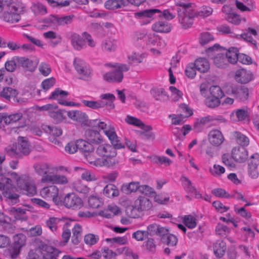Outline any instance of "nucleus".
Returning <instances> with one entry per match:
<instances>
[{
	"label": "nucleus",
	"instance_id": "f03ea898",
	"mask_svg": "<svg viewBox=\"0 0 259 259\" xmlns=\"http://www.w3.org/2000/svg\"><path fill=\"white\" fill-rule=\"evenodd\" d=\"M12 179L16 181L17 186L22 191V193L32 196L36 194V187L30 177L26 175L18 176L15 172L11 174Z\"/></svg>",
	"mask_w": 259,
	"mask_h": 259
},
{
	"label": "nucleus",
	"instance_id": "4c0bfd02",
	"mask_svg": "<svg viewBox=\"0 0 259 259\" xmlns=\"http://www.w3.org/2000/svg\"><path fill=\"white\" fill-rule=\"evenodd\" d=\"M236 142L241 146L240 147L247 146L249 144V138L240 132L236 131L233 134Z\"/></svg>",
	"mask_w": 259,
	"mask_h": 259
},
{
	"label": "nucleus",
	"instance_id": "ea45409f",
	"mask_svg": "<svg viewBox=\"0 0 259 259\" xmlns=\"http://www.w3.org/2000/svg\"><path fill=\"white\" fill-rule=\"evenodd\" d=\"M87 159L88 160L90 163H93L95 165L97 166H102L103 165L111 166L116 163L115 160H110V162H109L108 160L104 158L103 159L100 158H96L95 160H93L91 156H89V157H87Z\"/></svg>",
	"mask_w": 259,
	"mask_h": 259
},
{
	"label": "nucleus",
	"instance_id": "a878e982",
	"mask_svg": "<svg viewBox=\"0 0 259 259\" xmlns=\"http://www.w3.org/2000/svg\"><path fill=\"white\" fill-rule=\"evenodd\" d=\"M34 168L35 172L39 176H41L42 179L48 175H52L51 172V168L49 164L47 163H37L34 164Z\"/></svg>",
	"mask_w": 259,
	"mask_h": 259
},
{
	"label": "nucleus",
	"instance_id": "e2e57ef3",
	"mask_svg": "<svg viewBox=\"0 0 259 259\" xmlns=\"http://www.w3.org/2000/svg\"><path fill=\"white\" fill-rule=\"evenodd\" d=\"M214 40L212 34L208 32H202L199 37V42L201 45H204Z\"/></svg>",
	"mask_w": 259,
	"mask_h": 259
},
{
	"label": "nucleus",
	"instance_id": "6e6d98bb",
	"mask_svg": "<svg viewBox=\"0 0 259 259\" xmlns=\"http://www.w3.org/2000/svg\"><path fill=\"white\" fill-rule=\"evenodd\" d=\"M101 48L103 51L106 52L114 51L116 49V45L114 40L107 39L102 41Z\"/></svg>",
	"mask_w": 259,
	"mask_h": 259
},
{
	"label": "nucleus",
	"instance_id": "39448f33",
	"mask_svg": "<svg viewBox=\"0 0 259 259\" xmlns=\"http://www.w3.org/2000/svg\"><path fill=\"white\" fill-rule=\"evenodd\" d=\"M225 93L230 96H233L239 101L247 100L249 95L248 90L244 86H240L232 83H229L224 87Z\"/></svg>",
	"mask_w": 259,
	"mask_h": 259
},
{
	"label": "nucleus",
	"instance_id": "f8f14e48",
	"mask_svg": "<svg viewBox=\"0 0 259 259\" xmlns=\"http://www.w3.org/2000/svg\"><path fill=\"white\" fill-rule=\"evenodd\" d=\"M23 114L22 113L18 112L3 116V121L5 125H3V131H4L6 134H10L12 132L16 133L18 128L10 127L9 125L20 120Z\"/></svg>",
	"mask_w": 259,
	"mask_h": 259
},
{
	"label": "nucleus",
	"instance_id": "49530a36",
	"mask_svg": "<svg viewBox=\"0 0 259 259\" xmlns=\"http://www.w3.org/2000/svg\"><path fill=\"white\" fill-rule=\"evenodd\" d=\"M17 95V91L11 87H5L0 92L1 97L9 100L11 98L15 97Z\"/></svg>",
	"mask_w": 259,
	"mask_h": 259
},
{
	"label": "nucleus",
	"instance_id": "bb28decb",
	"mask_svg": "<svg viewBox=\"0 0 259 259\" xmlns=\"http://www.w3.org/2000/svg\"><path fill=\"white\" fill-rule=\"evenodd\" d=\"M124 120L127 124L137 126L144 131H148L152 130L150 125H145L141 120L131 115H127Z\"/></svg>",
	"mask_w": 259,
	"mask_h": 259
},
{
	"label": "nucleus",
	"instance_id": "423d86ee",
	"mask_svg": "<svg viewBox=\"0 0 259 259\" xmlns=\"http://www.w3.org/2000/svg\"><path fill=\"white\" fill-rule=\"evenodd\" d=\"M73 66L79 78L84 80H88L91 78L92 69L91 66L79 58H75L73 60Z\"/></svg>",
	"mask_w": 259,
	"mask_h": 259
},
{
	"label": "nucleus",
	"instance_id": "4468645a",
	"mask_svg": "<svg viewBox=\"0 0 259 259\" xmlns=\"http://www.w3.org/2000/svg\"><path fill=\"white\" fill-rule=\"evenodd\" d=\"M7 6L9 7V11L3 14L4 20L11 23L18 22L20 19L19 10L12 3Z\"/></svg>",
	"mask_w": 259,
	"mask_h": 259
},
{
	"label": "nucleus",
	"instance_id": "e433bc0d",
	"mask_svg": "<svg viewBox=\"0 0 259 259\" xmlns=\"http://www.w3.org/2000/svg\"><path fill=\"white\" fill-rule=\"evenodd\" d=\"M194 64L197 68V70L202 73L206 72L210 68L209 62L204 58H199L196 59Z\"/></svg>",
	"mask_w": 259,
	"mask_h": 259
},
{
	"label": "nucleus",
	"instance_id": "aec40b11",
	"mask_svg": "<svg viewBox=\"0 0 259 259\" xmlns=\"http://www.w3.org/2000/svg\"><path fill=\"white\" fill-rule=\"evenodd\" d=\"M41 183H51L52 184L65 185L69 182L68 179L65 176L52 174V175H48L45 177L40 180Z\"/></svg>",
	"mask_w": 259,
	"mask_h": 259
},
{
	"label": "nucleus",
	"instance_id": "de8ad7c7",
	"mask_svg": "<svg viewBox=\"0 0 259 259\" xmlns=\"http://www.w3.org/2000/svg\"><path fill=\"white\" fill-rule=\"evenodd\" d=\"M61 220L58 218L51 217L46 221V226L52 231H56Z\"/></svg>",
	"mask_w": 259,
	"mask_h": 259
},
{
	"label": "nucleus",
	"instance_id": "20e7f679",
	"mask_svg": "<svg viewBox=\"0 0 259 259\" xmlns=\"http://www.w3.org/2000/svg\"><path fill=\"white\" fill-rule=\"evenodd\" d=\"M106 66L114 68L103 76L104 79L109 82H121L123 78V72L127 71L130 69L129 65L124 64L116 63L112 64L108 63L106 64Z\"/></svg>",
	"mask_w": 259,
	"mask_h": 259
},
{
	"label": "nucleus",
	"instance_id": "dca6fc26",
	"mask_svg": "<svg viewBox=\"0 0 259 259\" xmlns=\"http://www.w3.org/2000/svg\"><path fill=\"white\" fill-rule=\"evenodd\" d=\"M104 133L108 137L113 146L118 149H122L125 147L124 144L121 142L120 138L117 136L113 126H108V129L106 130Z\"/></svg>",
	"mask_w": 259,
	"mask_h": 259
},
{
	"label": "nucleus",
	"instance_id": "393cba45",
	"mask_svg": "<svg viewBox=\"0 0 259 259\" xmlns=\"http://www.w3.org/2000/svg\"><path fill=\"white\" fill-rule=\"evenodd\" d=\"M71 43L73 48L77 51L87 48V45L85 44V39H83V37L79 34L73 33L70 36Z\"/></svg>",
	"mask_w": 259,
	"mask_h": 259
},
{
	"label": "nucleus",
	"instance_id": "0eeeda50",
	"mask_svg": "<svg viewBox=\"0 0 259 259\" xmlns=\"http://www.w3.org/2000/svg\"><path fill=\"white\" fill-rule=\"evenodd\" d=\"M39 109L41 111H48L49 116L56 123L62 122L65 118L62 110L58 109L57 105L48 104L40 107Z\"/></svg>",
	"mask_w": 259,
	"mask_h": 259
},
{
	"label": "nucleus",
	"instance_id": "8fccbe9b",
	"mask_svg": "<svg viewBox=\"0 0 259 259\" xmlns=\"http://www.w3.org/2000/svg\"><path fill=\"white\" fill-rule=\"evenodd\" d=\"M251 35L256 36L257 35V32L254 29L248 28L247 31L242 34L241 36L246 41L255 45L256 44V41L253 38Z\"/></svg>",
	"mask_w": 259,
	"mask_h": 259
},
{
	"label": "nucleus",
	"instance_id": "79ce46f5",
	"mask_svg": "<svg viewBox=\"0 0 259 259\" xmlns=\"http://www.w3.org/2000/svg\"><path fill=\"white\" fill-rule=\"evenodd\" d=\"M214 64L219 68H225L228 65V61L224 54L218 53L213 58Z\"/></svg>",
	"mask_w": 259,
	"mask_h": 259
},
{
	"label": "nucleus",
	"instance_id": "c85d7f7f",
	"mask_svg": "<svg viewBox=\"0 0 259 259\" xmlns=\"http://www.w3.org/2000/svg\"><path fill=\"white\" fill-rule=\"evenodd\" d=\"M87 139L91 143L99 145L103 142V138L100 133L97 131L88 130L85 132Z\"/></svg>",
	"mask_w": 259,
	"mask_h": 259
},
{
	"label": "nucleus",
	"instance_id": "a211bd4d",
	"mask_svg": "<svg viewBox=\"0 0 259 259\" xmlns=\"http://www.w3.org/2000/svg\"><path fill=\"white\" fill-rule=\"evenodd\" d=\"M180 181L184 189L187 193L194 195L195 198L197 199L202 198V194L196 189L190 180L187 177L182 176Z\"/></svg>",
	"mask_w": 259,
	"mask_h": 259
},
{
	"label": "nucleus",
	"instance_id": "052dcab7",
	"mask_svg": "<svg viewBox=\"0 0 259 259\" xmlns=\"http://www.w3.org/2000/svg\"><path fill=\"white\" fill-rule=\"evenodd\" d=\"M99 240L98 235L89 233L84 237V241L88 245L92 246L96 244Z\"/></svg>",
	"mask_w": 259,
	"mask_h": 259
},
{
	"label": "nucleus",
	"instance_id": "0e129e2a",
	"mask_svg": "<svg viewBox=\"0 0 259 259\" xmlns=\"http://www.w3.org/2000/svg\"><path fill=\"white\" fill-rule=\"evenodd\" d=\"M211 193L218 198H231V194H228L225 190L221 188L213 189Z\"/></svg>",
	"mask_w": 259,
	"mask_h": 259
},
{
	"label": "nucleus",
	"instance_id": "412c9836",
	"mask_svg": "<svg viewBox=\"0 0 259 259\" xmlns=\"http://www.w3.org/2000/svg\"><path fill=\"white\" fill-rule=\"evenodd\" d=\"M21 67L25 71L33 72L36 65L33 61L25 57H18V68Z\"/></svg>",
	"mask_w": 259,
	"mask_h": 259
},
{
	"label": "nucleus",
	"instance_id": "7c9ffc66",
	"mask_svg": "<svg viewBox=\"0 0 259 259\" xmlns=\"http://www.w3.org/2000/svg\"><path fill=\"white\" fill-rule=\"evenodd\" d=\"M3 195L7 201L14 204L19 202V195L15 192L14 188H6L3 192Z\"/></svg>",
	"mask_w": 259,
	"mask_h": 259
},
{
	"label": "nucleus",
	"instance_id": "864d4df0",
	"mask_svg": "<svg viewBox=\"0 0 259 259\" xmlns=\"http://www.w3.org/2000/svg\"><path fill=\"white\" fill-rule=\"evenodd\" d=\"M183 221L184 224L190 229H193L197 225V219L192 215H184Z\"/></svg>",
	"mask_w": 259,
	"mask_h": 259
},
{
	"label": "nucleus",
	"instance_id": "a18cd8bd",
	"mask_svg": "<svg viewBox=\"0 0 259 259\" xmlns=\"http://www.w3.org/2000/svg\"><path fill=\"white\" fill-rule=\"evenodd\" d=\"M248 116L247 111L244 109H237L234 110L231 114V117H236V121H242L246 119Z\"/></svg>",
	"mask_w": 259,
	"mask_h": 259
},
{
	"label": "nucleus",
	"instance_id": "72a5a7b5",
	"mask_svg": "<svg viewBox=\"0 0 259 259\" xmlns=\"http://www.w3.org/2000/svg\"><path fill=\"white\" fill-rule=\"evenodd\" d=\"M43 259H57L56 257L60 253L57 249L48 245L43 246Z\"/></svg>",
	"mask_w": 259,
	"mask_h": 259
},
{
	"label": "nucleus",
	"instance_id": "774afa93",
	"mask_svg": "<svg viewBox=\"0 0 259 259\" xmlns=\"http://www.w3.org/2000/svg\"><path fill=\"white\" fill-rule=\"evenodd\" d=\"M225 56L228 63L235 64L238 61L239 54L236 52L229 50L225 54Z\"/></svg>",
	"mask_w": 259,
	"mask_h": 259
},
{
	"label": "nucleus",
	"instance_id": "4d7b16f0",
	"mask_svg": "<svg viewBox=\"0 0 259 259\" xmlns=\"http://www.w3.org/2000/svg\"><path fill=\"white\" fill-rule=\"evenodd\" d=\"M209 93L211 97L221 99L224 96L222 89L218 85H212L209 88Z\"/></svg>",
	"mask_w": 259,
	"mask_h": 259
},
{
	"label": "nucleus",
	"instance_id": "c756f323",
	"mask_svg": "<svg viewBox=\"0 0 259 259\" xmlns=\"http://www.w3.org/2000/svg\"><path fill=\"white\" fill-rule=\"evenodd\" d=\"M77 145L79 146V150L84 153L87 158L91 156L90 154L92 153H94V148L92 143L90 142L79 139L77 140Z\"/></svg>",
	"mask_w": 259,
	"mask_h": 259
},
{
	"label": "nucleus",
	"instance_id": "338daca9",
	"mask_svg": "<svg viewBox=\"0 0 259 259\" xmlns=\"http://www.w3.org/2000/svg\"><path fill=\"white\" fill-rule=\"evenodd\" d=\"M226 19L229 22L234 25H239L241 20L240 15L235 13H227Z\"/></svg>",
	"mask_w": 259,
	"mask_h": 259
},
{
	"label": "nucleus",
	"instance_id": "58836bf2",
	"mask_svg": "<svg viewBox=\"0 0 259 259\" xmlns=\"http://www.w3.org/2000/svg\"><path fill=\"white\" fill-rule=\"evenodd\" d=\"M124 0H108L105 3V7L108 10H116L125 6Z\"/></svg>",
	"mask_w": 259,
	"mask_h": 259
},
{
	"label": "nucleus",
	"instance_id": "a19ab883",
	"mask_svg": "<svg viewBox=\"0 0 259 259\" xmlns=\"http://www.w3.org/2000/svg\"><path fill=\"white\" fill-rule=\"evenodd\" d=\"M103 193L106 197L111 198L118 196L119 192L114 185L109 184L104 187Z\"/></svg>",
	"mask_w": 259,
	"mask_h": 259
},
{
	"label": "nucleus",
	"instance_id": "f257e3e1",
	"mask_svg": "<svg viewBox=\"0 0 259 259\" xmlns=\"http://www.w3.org/2000/svg\"><path fill=\"white\" fill-rule=\"evenodd\" d=\"M7 154L12 158H22L30 152V146L25 137H19L17 143L5 148Z\"/></svg>",
	"mask_w": 259,
	"mask_h": 259
},
{
	"label": "nucleus",
	"instance_id": "f704fd0d",
	"mask_svg": "<svg viewBox=\"0 0 259 259\" xmlns=\"http://www.w3.org/2000/svg\"><path fill=\"white\" fill-rule=\"evenodd\" d=\"M152 97L157 101H164L168 98V96L163 88H153L150 91Z\"/></svg>",
	"mask_w": 259,
	"mask_h": 259
},
{
	"label": "nucleus",
	"instance_id": "f3484780",
	"mask_svg": "<svg viewBox=\"0 0 259 259\" xmlns=\"http://www.w3.org/2000/svg\"><path fill=\"white\" fill-rule=\"evenodd\" d=\"M178 17L179 22L183 28H190L193 24L194 12L190 11V10L184 12H181V10H180Z\"/></svg>",
	"mask_w": 259,
	"mask_h": 259
},
{
	"label": "nucleus",
	"instance_id": "6ab92c4d",
	"mask_svg": "<svg viewBox=\"0 0 259 259\" xmlns=\"http://www.w3.org/2000/svg\"><path fill=\"white\" fill-rule=\"evenodd\" d=\"M208 139L210 144L215 147L221 146L225 140L222 133L217 129L212 130L209 132Z\"/></svg>",
	"mask_w": 259,
	"mask_h": 259
},
{
	"label": "nucleus",
	"instance_id": "5701e85b",
	"mask_svg": "<svg viewBox=\"0 0 259 259\" xmlns=\"http://www.w3.org/2000/svg\"><path fill=\"white\" fill-rule=\"evenodd\" d=\"M235 79L239 83H247L252 79V74L245 69H239L235 73Z\"/></svg>",
	"mask_w": 259,
	"mask_h": 259
},
{
	"label": "nucleus",
	"instance_id": "c9c22d12",
	"mask_svg": "<svg viewBox=\"0 0 259 259\" xmlns=\"http://www.w3.org/2000/svg\"><path fill=\"white\" fill-rule=\"evenodd\" d=\"M213 121V117L208 115L200 118L197 119L194 124V129L197 132H200L203 130L204 125L210 121Z\"/></svg>",
	"mask_w": 259,
	"mask_h": 259
},
{
	"label": "nucleus",
	"instance_id": "13d9d810",
	"mask_svg": "<svg viewBox=\"0 0 259 259\" xmlns=\"http://www.w3.org/2000/svg\"><path fill=\"white\" fill-rule=\"evenodd\" d=\"M140 187L139 182H132L128 184L123 185L122 189L125 191L126 193L128 194L137 191Z\"/></svg>",
	"mask_w": 259,
	"mask_h": 259
},
{
	"label": "nucleus",
	"instance_id": "4be33fe9",
	"mask_svg": "<svg viewBox=\"0 0 259 259\" xmlns=\"http://www.w3.org/2000/svg\"><path fill=\"white\" fill-rule=\"evenodd\" d=\"M231 152L236 162H243L247 159L248 152L244 147H235Z\"/></svg>",
	"mask_w": 259,
	"mask_h": 259
},
{
	"label": "nucleus",
	"instance_id": "ddd939ff",
	"mask_svg": "<svg viewBox=\"0 0 259 259\" xmlns=\"http://www.w3.org/2000/svg\"><path fill=\"white\" fill-rule=\"evenodd\" d=\"M41 196L45 198H52L58 205L61 204L60 197L58 196L59 189L55 185H50L43 188L40 191Z\"/></svg>",
	"mask_w": 259,
	"mask_h": 259
},
{
	"label": "nucleus",
	"instance_id": "9d476101",
	"mask_svg": "<svg viewBox=\"0 0 259 259\" xmlns=\"http://www.w3.org/2000/svg\"><path fill=\"white\" fill-rule=\"evenodd\" d=\"M69 95V93L61 90L58 88L52 92L51 95L49 97L50 100H56L58 101V103L62 105L65 106H78V103H75L71 101H67L65 100V98Z\"/></svg>",
	"mask_w": 259,
	"mask_h": 259
},
{
	"label": "nucleus",
	"instance_id": "5fc2aeb1",
	"mask_svg": "<svg viewBox=\"0 0 259 259\" xmlns=\"http://www.w3.org/2000/svg\"><path fill=\"white\" fill-rule=\"evenodd\" d=\"M222 162L227 166L230 168H234L236 166L235 160L232 156V154L225 153L222 156Z\"/></svg>",
	"mask_w": 259,
	"mask_h": 259
},
{
	"label": "nucleus",
	"instance_id": "3c124183",
	"mask_svg": "<svg viewBox=\"0 0 259 259\" xmlns=\"http://www.w3.org/2000/svg\"><path fill=\"white\" fill-rule=\"evenodd\" d=\"M5 68L9 72H14L17 67H18V56H15L12 60L7 61L5 63Z\"/></svg>",
	"mask_w": 259,
	"mask_h": 259
},
{
	"label": "nucleus",
	"instance_id": "603ef678",
	"mask_svg": "<svg viewBox=\"0 0 259 259\" xmlns=\"http://www.w3.org/2000/svg\"><path fill=\"white\" fill-rule=\"evenodd\" d=\"M146 35L147 33L145 30L135 31L131 36L132 41L134 44L138 45L146 37Z\"/></svg>",
	"mask_w": 259,
	"mask_h": 259
},
{
	"label": "nucleus",
	"instance_id": "680f3d73",
	"mask_svg": "<svg viewBox=\"0 0 259 259\" xmlns=\"http://www.w3.org/2000/svg\"><path fill=\"white\" fill-rule=\"evenodd\" d=\"M205 104L208 108H214L218 107L221 104V100L219 98L213 97H205Z\"/></svg>",
	"mask_w": 259,
	"mask_h": 259
},
{
	"label": "nucleus",
	"instance_id": "2eb2a0df",
	"mask_svg": "<svg viewBox=\"0 0 259 259\" xmlns=\"http://www.w3.org/2000/svg\"><path fill=\"white\" fill-rule=\"evenodd\" d=\"M160 12V11L156 9H148L135 13V17L140 20L142 25H146L152 20L154 15Z\"/></svg>",
	"mask_w": 259,
	"mask_h": 259
},
{
	"label": "nucleus",
	"instance_id": "c03bdc74",
	"mask_svg": "<svg viewBox=\"0 0 259 259\" xmlns=\"http://www.w3.org/2000/svg\"><path fill=\"white\" fill-rule=\"evenodd\" d=\"M72 236L71 241L74 244H78L79 242V238L81 236L82 228L81 226L78 224H76L72 230Z\"/></svg>",
	"mask_w": 259,
	"mask_h": 259
},
{
	"label": "nucleus",
	"instance_id": "37998d69",
	"mask_svg": "<svg viewBox=\"0 0 259 259\" xmlns=\"http://www.w3.org/2000/svg\"><path fill=\"white\" fill-rule=\"evenodd\" d=\"M145 57L146 56L144 53H133L128 57L129 63L134 65H138L142 62Z\"/></svg>",
	"mask_w": 259,
	"mask_h": 259
},
{
	"label": "nucleus",
	"instance_id": "9b49d317",
	"mask_svg": "<svg viewBox=\"0 0 259 259\" xmlns=\"http://www.w3.org/2000/svg\"><path fill=\"white\" fill-rule=\"evenodd\" d=\"M116 149H118L110 144H102L100 145L96 150L97 154L105 159L110 160H115L114 157L117 155Z\"/></svg>",
	"mask_w": 259,
	"mask_h": 259
},
{
	"label": "nucleus",
	"instance_id": "473e14b6",
	"mask_svg": "<svg viewBox=\"0 0 259 259\" xmlns=\"http://www.w3.org/2000/svg\"><path fill=\"white\" fill-rule=\"evenodd\" d=\"M171 25L166 21H158L152 25V30L157 32L168 33L171 30Z\"/></svg>",
	"mask_w": 259,
	"mask_h": 259
},
{
	"label": "nucleus",
	"instance_id": "1a4fd4ad",
	"mask_svg": "<svg viewBox=\"0 0 259 259\" xmlns=\"http://www.w3.org/2000/svg\"><path fill=\"white\" fill-rule=\"evenodd\" d=\"M131 217L133 218H138L139 215L133 214V212L137 210L138 212L147 211L152 207V202L147 197L139 196L134 202Z\"/></svg>",
	"mask_w": 259,
	"mask_h": 259
},
{
	"label": "nucleus",
	"instance_id": "2f4dec72",
	"mask_svg": "<svg viewBox=\"0 0 259 259\" xmlns=\"http://www.w3.org/2000/svg\"><path fill=\"white\" fill-rule=\"evenodd\" d=\"M213 252L218 258H222L226 250V244L222 240H218L213 245Z\"/></svg>",
	"mask_w": 259,
	"mask_h": 259
},
{
	"label": "nucleus",
	"instance_id": "cd10ccee",
	"mask_svg": "<svg viewBox=\"0 0 259 259\" xmlns=\"http://www.w3.org/2000/svg\"><path fill=\"white\" fill-rule=\"evenodd\" d=\"M67 115L71 119L81 124H85L88 120L86 113L79 110L69 111L67 112Z\"/></svg>",
	"mask_w": 259,
	"mask_h": 259
},
{
	"label": "nucleus",
	"instance_id": "09e8293b",
	"mask_svg": "<svg viewBox=\"0 0 259 259\" xmlns=\"http://www.w3.org/2000/svg\"><path fill=\"white\" fill-rule=\"evenodd\" d=\"M73 188L80 193L88 194L90 191V188L83 184L80 180H77L73 183Z\"/></svg>",
	"mask_w": 259,
	"mask_h": 259
},
{
	"label": "nucleus",
	"instance_id": "7ed1b4c3",
	"mask_svg": "<svg viewBox=\"0 0 259 259\" xmlns=\"http://www.w3.org/2000/svg\"><path fill=\"white\" fill-rule=\"evenodd\" d=\"M100 97L101 100L98 101H89L83 99L81 102L83 105L92 109H98L106 107L108 111H110L114 108L115 106L113 102L115 97L113 94L110 93L104 94L101 95Z\"/></svg>",
	"mask_w": 259,
	"mask_h": 259
},
{
	"label": "nucleus",
	"instance_id": "69168bd1",
	"mask_svg": "<svg viewBox=\"0 0 259 259\" xmlns=\"http://www.w3.org/2000/svg\"><path fill=\"white\" fill-rule=\"evenodd\" d=\"M197 68L193 63H191L188 64L186 66L185 73V75L189 78L193 79L196 74Z\"/></svg>",
	"mask_w": 259,
	"mask_h": 259
},
{
	"label": "nucleus",
	"instance_id": "b1692460",
	"mask_svg": "<svg viewBox=\"0 0 259 259\" xmlns=\"http://www.w3.org/2000/svg\"><path fill=\"white\" fill-rule=\"evenodd\" d=\"M73 15H68L63 17H59L57 15H51L49 18L51 22L55 25L64 26L70 24L72 23Z\"/></svg>",
	"mask_w": 259,
	"mask_h": 259
},
{
	"label": "nucleus",
	"instance_id": "6e6552de",
	"mask_svg": "<svg viewBox=\"0 0 259 259\" xmlns=\"http://www.w3.org/2000/svg\"><path fill=\"white\" fill-rule=\"evenodd\" d=\"M61 204L59 205H64L66 207L77 209L83 205L82 199L73 193H68L63 199L60 198Z\"/></svg>",
	"mask_w": 259,
	"mask_h": 259
},
{
	"label": "nucleus",
	"instance_id": "bf43d9fd",
	"mask_svg": "<svg viewBox=\"0 0 259 259\" xmlns=\"http://www.w3.org/2000/svg\"><path fill=\"white\" fill-rule=\"evenodd\" d=\"M178 238L176 236L172 234H168L166 235L162 241L163 243L166 244L167 245L170 246H175L178 243Z\"/></svg>",
	"mask_w": 259,
	"mask_h": 259
}]
</instances>
